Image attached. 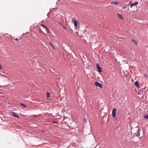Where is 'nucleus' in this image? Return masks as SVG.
<instances>
[{
	"label": "nucleus",
	"mask_w": 148,
	"mask_h": 148,
	"mask_svg": "<svg viewBox=\"0 0 148 148\" xmlns=\"http://www.w3.org/2000/svg\"><path fill=\"white\" fill-rule=\"evenodd\" d=\"M144 118L148 120V115H146L144 116Z\"/></svg>",
	"instance_id": "obj_14"
},
{
	"label": "nucleus",
	"mask_w": 148,
	"mask_h": 148,
	"mask_svg": "<svg viewBox=\"0 0 148 148\" xmlns=\"http://www.w3.org/2000/svg\"><path fill=\"white\" fill-rule=\"evenodd\" d=\"M53 123H56V124L58 123V122L56 121H53Z\"/></svg>",
	"instance_id": "obj_17"
},
{
	"label": "nucleus",
	"mask_w": 148,
	"mask_h": 148,
	"mask_svg": "<svg viewBox=\"0 0 148 148\" xmlns=\"http://www.w3.org/2000/svg\"><path fill=\"white\" fill-rule=\"evenodd\" d=\"M15 40L16 41H18V39L17 38H16L15 39Z\"/></svg>",
	"instance_id": "obj_21"
},
{
	"label": "nucleus",
	"mask_w": 148,
	"mask_h": 148,
	"mask_svg": "<svg viewBox=\"0 0 148 148\" xmlns=\"http://www.w3.org/2000/svg\"><path fill=\"white\" fill-rule=\"evenodd\" d=\"M134 85L135 86H136V87H137L138 88V87L139 83L138 82H137V81L135 82H134Z\"/></svg>",
	"instance_id": "obj_10"
},
{
	"label": "nucleus",
	"mask_w": 148,
	"mask_h": 148,
	"mask_svg": "<svg viewBox=\"0 0 148 148\" xmlns=\"http://www.w3.org/2000/svg\"><path fill=\"white\" fill-rule=\"evenodd\" d=\"M144 76L146 78H147V75L145 74Z\"/></svg>",
	"instance_id": "obj_18"
},
{
	"label": "nucleus",
	"mask_w": 148,
	"mask_h": 148,
	"mask_svg": "<svg viewBox=\"0 0 148 148\" xmlns=\"http://www.w3.org/2000/svg\"><path fill=\"white\" fill-rule=\"evenodd\" d=\"M56 9V8H53V10H55V9Z\"/></svg>",
	"instance_id": "obj_23"
},
{
	"label": "nucleus",
	"mask_w": 148,
	"mask_h": 148,
	"mask_svg": "<svg viewBox=\"0 0 148 148\" xmlns=\"http://www.w3.org/2000/svg\"><path fill=\"white\" fill-rule=\"evenodd\" d=\"M111 3L113 5H117L118 4V2H111Z\"/></svg>",
	"instance_id": "obj_11"
},
{
	"label": "nucleus",
	"mask_w": 148,
	"mask_h": 148,
	"mask_svg": "<svg viewBox=\"0 0 148 148\" xmlns=\"http://www.w3.org/2000/svg\"><path fill=\"white\" fill-rule=\"evenodd\" d=\"M140 129H138L137 130V134L136 135V136L139 137L140 135Z\"/></svg>",
	"instance_id": "obj_8"
},
{
	"label": "nucleus",
	"mask_w": 148,
	"mask_h": 148,
	"mask_svg": "<svg viewBox=\"0 0 148 148\" xmlns=\"http://www.w3.org/2000/svg\"><path fill=\"white\" fill-rule=\"evenodd\" d=\"M116 109L114 108L112 110V115L113 117L116 116Z\"/></svg>",
	"instance_id": "obj_1"
},
{
	"label": "nucleus",
	"mask_w": 148,
	"mask_h": 148,
	"mask_svg": "<svg viewBox=\"0 0 148 148\" xmlns=\"http://www.w3.org/2000/svg\"><path fill=\"white\" fill-rule=\"evenodd\" d=\"M117 16L119 18H120L122 20H123V18L122 15L119 13L117 14Z\"/></svg>",
	"instance_id": "obj_6"
},
{
	"label": "nucleus",
	"mask_w": 148,
	"mask_h": 148,
	"mask_svg": "<svg viewBox=\"0 0 148 148\" xmlns=\"http://www.w3.org/2000/svg\"><path fill=\"white\" fill-rule=\"evenodd\" d=\"M74 25L75 26V28H77V22L76 21L74 20Z\"/></svg>",
	"instance_id": "obj_9"
},
{
	"label": "nucleus",
	"mask_w": 148,
	"mask_h": 148,
	"mask_svg": "<svg viewBox=\"0 0 148 148\" xmlns=\"http://www.w3.org/2000/svg\"><path fill=\"white\" fill-rule=\"evenodd\" d=\"M86 121V119L85 118L84 119V121Z\"/></svg>",
	"instance_id": "obj_22"
},
{
	"label": "nucleus",
	"mask_w": 148,
	"mask_h": 148,
	"mask_svg": "<svg viewBox=\"0 0 148 148\" xmlns=\"http://www.w3.org/2000/svg\"><path fill=\"white\" fill-rule=\"evenodd\" d=\"M96 67L97 69H98V71L99 73L101 72H102V71L101 70V68L99 64H96Z\"/></svg>",
	"instance_id": "obj_3"
},
{
	"label": "nucleus",
	"mask_w": 148,
	"mask_h": 148,
	"mask_svg": "<svg viewBox=\"0 0 148 148\" xmlns=\"http://www.w3.org/2000/svg\"><path fill=\"white\" fill-rule=\"evenodd\" d=\"M41 25L42 26H43L44 27L46 28V29H48L47 27L45 25L43 24H41Z\"/></svg>",
	"instance_id": "obj_15"
},
{
	"label": "nucleus",
	"mask_w": 148,
	"mask_h": 148,
	"mask_svg": "<svg viewBox=\"0 0 148 148\" xmlns=\"http://www.w3.org/2000/svg\"><path fill=\"white\" fill-rule=\"evenodd\" d=\"M95 84L96 86L99 87L100 88H102V86L101 84L97 82H96L95 83Z\"/></svg>",
	"instance_id": "obj_2"
},
{
	"label": "nucleus",
	"mask_w": 148,
	"mask_h": 148,
	"mask_svg": "<svg viewBox=\"0 0 148 148\" xmlns=\"http://www.w3.org/2000/svg\"><path fill=\"white\" fill-rule=\"evenodd\" d=\"M49 43L51 45L52 47L53 48V49H54V47L53 46V45L52 44L51 42H49Z\"/></svg>",
	"instance_id": "obj_16"
},
{
	"label": "nucleus",
	"mask_w": 148,
	"mask_h": 148,
	"mask_svg": "<svg viewBox=\"0 0 148 148\" xmlns=\"http://www.w3.org/2000/svg\"><path fill=\"white\" fill-rule=\"evenodd\" d=\"M47 97L49 98L50 97V93L49 92H47Z\"/></svg>",
	"instance_id": "obj_13"
},
{
	"label": "nucleus",
	"mask_w": 148,
	"mask_h": 148,
	"mask_svg": "<svg viewBox=\"0 0 148 148\" xmlns=\"http://www.w3.org/2000/svg\"><path fill=\"white\" fill-rule=\"evenodd\" d=\"M131 41L133 43H134L136 45H137V42L135 40L132 39V40Z\"/></svg>",
	"instance_id": "obj_7"
},
{
	"label": "nucleus",
	"mask_w": 148,
	"mask_h": 148,
	"mask_svg": "<svg viewBox=\"0 0 148 148\" xmlns=\"http://www.w3.org/2000/svg\"><path fill=\"white\" fill-rule=\"evenodd\" d=\"M20 105H21V106H22L25 107V108H26L27 107V106H26L24 104H23L22 103H20Z\"/></svg>",
	"instance_id": "obj_12"
},
{
	"label": "nucleus",
	"mask_w": 148,
	"mask_h": 148,
	"mask_svg": "<svg viewBox=\"0 0 148 148\" xmlns=\"http://www.w3.org/2000/svg\"><path fill=\"white\" fill-rule=\"evenodd\" d=\"M138 4V3L137 1L135 2L134 3H131V7L132 6H135L136 5H137Z\"/></svg>",
	"instance_id": "obj_5"
},
{
	"label": "nucleus",
	"mask_w": 148,
	"mask_h": 148,
	"mask_svg": "<svg viewBox=\"0 0 148 148\" xmlns=\"http://www.w3.org/2000/svg\"><path fill=\"white\" fill-rule=\"evenodd\" d=\"M47 33H49V30L48 28V29H47Z\"/></svg>",
	"instance_id": "obj_19"
},
{
	"label": "nucleus",
	"mask_w": 148,
	"mask_h": 148,
	"mask_svg": "<svg viewBox=\"0 0 148 148\" xmlns=\"http://www.w3.org/2000/svg\"><path fill=\"white\" fill-rule=\"evenodd\" d=\"M63 27L64 29H66V28L64 26H63Z\"/></svg>",
	"instance_id": "obj_20"
},
{
	"label": "nucleus",
	"mask_w": 148,
	"mask_h": 148,
	"mask_svg": "<svg viewBox=\"0 0 148 148\" xmlns=\"http://www.w3.org/2000/svg\"><path fill=\"white\" fill-rule=\"evenodd\" d=\"M12 114L13 116L15 117L18 119L19 118V116L16 113L14 112H12Z\"/></svg>",
	"instance_id": "obj_4"
}]
</instances>
